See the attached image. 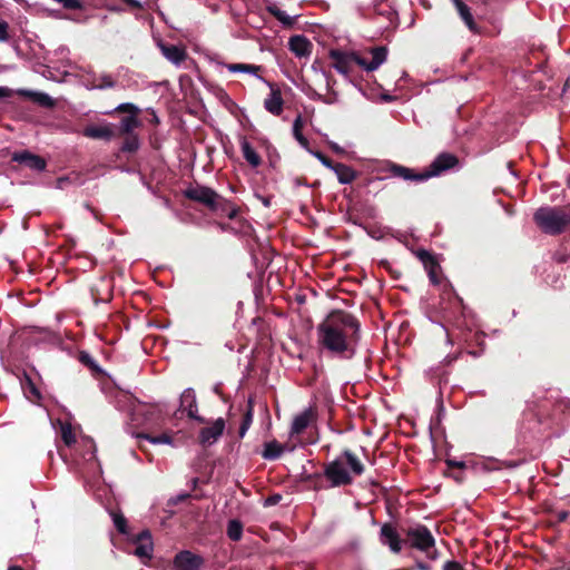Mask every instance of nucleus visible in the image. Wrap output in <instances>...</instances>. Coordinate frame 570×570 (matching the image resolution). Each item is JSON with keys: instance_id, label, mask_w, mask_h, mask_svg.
Listing matches in <instances>:
<instances>
[{"instance_id": "nucleus-1", "label": "nucleus", "mask_w": 570, "mask_h": 570, "mask_svg": "<svg viewBox=\"0 0 570 570\" xmlns=\"http://www.w3.org/2000/svg\"><path fill=\"white\" fill-rule=\"evenodd\" d=\"M316 335L321 352L340 360H351L358 347L361 325L352 314L332 312L317 325Z\"/></svg>"}, {"instance_id": "nucleus-2", "label": "nucleus", "mask_w": 570, "mask_h": 570, "mask_svg": "<svg viewBox=\"0 0 570 570\" xmlns=\"http://www.w3.org/2000/svg\"><path fill=\"white\" fill-rule=\"evenodd\" d=\"M225 67L228 69V71L233 73H250L256 76L263 82H265L271 88V92L264 100V108L274 116H279L283 112L284 100L282 97V92L279 88H277L272 82L267 81L266 79L257 75V72L262 68L261 66L248 63H227L225 65Z\"/></svg>"}, {"instance_id": "nucleus-3", "label": "nucleus", "mask_w": 570, "mask_h": 570, "mask_svg": "<svg viewBox=\"0 0 570 570\" xmlns=\"http://www.w3.org/2000/svg\"><path fill=\"white\" fill-rule=\"evenodd\" d=\"M537 225L547 234H560L569 224V216L557 207H541L534 214Z\"/></svg>"}, {"instance_id": "nucleus-4", "label": "nucleus", "mask_w": 570, "mask_h": 570, "mask_svg": "<svg viewBox=\"0 0 570 570\" xmlns=\"http://www.w3.org/2000/svg\"><path fill=\"white\" fill-rule=\"evenodd\" d=\"M355 65L364 71L372 72L377 70L387 59V48L384 46L354 50Z\"/></svg>"}, {"instance_id": "nucleus-5", "label": "nucleus", "mask_w": 570, "mask_h": 570, "mask_svg": "<svg viewBox=\"0 0 570 570\" xmlns=\"http://www.w3.org/2000/svg\"><path fill=\"white\" fill-rule=\"evenodd\" d=\"M186 196L195 202L206 205L214 212H218L222 197L212 188L205 186L190 187L186 190Z\"/></svg>"}, {"instance_id": "nucleus-6", "label": "nucleus", "mask_w": 570, "mask_h": 570, "mask_svg": "<svg viewBox=\"0 0 570 570\" xmlns=\"http://www.w3.org/2000/svg\"><path fill=\"white\" fill-rule=\"evenodd\" d=\"M405 534L411 547L421 551L426 552L435 543L431 531L425 525L417 524L411 527L406 530Z\"/></svg>"}, {"instance_id": "nucleus-7", "label": "nucleus", "mask_w": 570, "mask_h": 570, "mask_svg": "<svg viewBox=\"0 0 570 570\" xmlns=\"http://www.w3.org/2000/svg\"><path fill=\"white\" fill-rule=\"evenodd\" d=\"M325 475L335 487L350 484L352 482L350 471L341 456H337L326 466Z\"/></svg>"}, {"instance_id": "nucleus-8", "label": "nucleus", "mask_w": 570, "mask_h": 570, "mask_svg": "<svg viewBox=\"0 0 570 570\" xmlns=\"http://www.w3.org/2000/svg\"><path fill=\"white\" fill-rule=\"evenodd\" d=\"M226 428L225 420L218 417L199 431L198 440L203 446L215 444L223 435Z\"/></svg>"}, {"instance_id": "nucleus-9", "label": "nucleus", "mask_w": 570, "mask_h": 570, "mask_svg": "<svg viewBox=\"0 0 570 570\" xmlns=\"http://www.w3.org/2000/svg\"><path fill=\"white\" fill-rule=\"evenodd\" d=\"M178 412H185L188 417L199 423H204L205 419L198 415V405L195 391L190 387L184 390L179 399Z\"/></svg>"}, {"instance_id": "nucleus-10", "label": "nucleus", "mask_w": 570, "mask_h": 570, "mask_svg": "<svg viewBox=\"0 0 570 570\" xmlns=\"http://www.w3.org/2000/svg\"><path fill=\"white\" fill-rule=\"evenodd\" d=\"M204 560L189 550L178 552L173 560V570H202Z\"/></svg>"}, {"instance_id": "nucleus-11", "label": "nucleus", "mask_w": 570, "mask_h": 570, "mask_svg": "<svg viewBox=\"0 0 570 570\" xmlns=\"http://www.w3.org/2000/svg\"><path fill=\"white\" fill-rule=\"evenodd\" d=\"M330 58L334 61L333 67L335 68V70L343 76H348L353 65H355L354 50L343 51L338 49H333L330 51Z\"/></svg>"}, {"instance_id": "nucleus-12", "label": "nucleus", "mask_w": 570, "mask_h": 570, "mask_svg": "<svg viewBox=\"0 0 570 570\" xmlns=\"http://www.w3.org/2000/svg\"><path fill=\"white\" fill-rule=\"evenodd\" d=\"M458 163L455 156L451 154H441L439 155L429 166L428 169L423 171V178L429 179L434 176H439L445 170L454 167Z\"/></svg>"}, {"instance_id": "nucleus-13", "label": "nucleus", "mask_w": 570, "mask_h": 570, "mask_svg": "<svg viewBox=\"0 0 570 570\" xmlns=\"http://www.w3.org/2000/svg\"><path fill=\"white\" fill-rule=\"evenodd\" d=\"M136 548L134 554L139 558L142 563L147 562L153 558L154 542L151 534L148 530L141 531L135 539Z\"/></svg>"}, {"instance_id": "nucleus-14", "label": "nucleus", "mask_w": 570, "mask_h": 570, "mask_svg": "<svg viewBox=\"0 0 570 570\" xmlns=\"http://www.w3.org/2000/svg\"><path fill=\"white\" fill-rule=\"evenodd\" d=\"M317 414L314 407L308 406L303 412L294 416L289 434L298 435L303 433L312 423L316 421Z\"/></svg>"}, {"instance_id": "nucleus-15", "label": "nucleus", "mask_w": 570, "mask_h": 570, "mask_svg": "<svg viewBox=\"0 0 570 570\" xmlns=\"http://www.w3.org/2000/svg\"><path fill=\"white\" fill-rule=\"evenodd\" d=\"M12 160L36 171H43L46 169V160L28 150L13 153Z\"/></svg>"}, {"instance_id": "nucleus-16", "label": "nucleus", "mask_w": 570, "mask_h": 570, "mask_svg": "<svg viewBox=\"0 0 570 570\" xmlns=\"http://www.w3.org/2000/svg\"><path fill=\"white\" fill-rule=\"evenodd\" d=\"M380 539L382 544L389 546L392 552L399 553L402 550L403 541L392 524L385 523L382 525Z\"/></svg>"}, {"instance_id": "nucleus-17", "label": "nucleus", "mask_w": 570, "mask_h": 570, "mask_svg": "<svg viewBox=\"0 0 570 570\" xmlns=\"http://www.w3.org/2000/svg\"><path fill=\"white\" fill-rule=\"evenodd\" d=\"M311 41L302 35H296L289 38L288 48L298 58L308 57L312 52Z\"/></svg>"}, {"instance_id": "nucleus-18", "label": "nucleus", "mask_w": 570, "mask_h": 570, "mask_svg": "<svg viewBox=\"0 0 570 570\" xmlns=\"http://www.w3.org/2000/svg\"><path fill=\"white\" fill-rule=\"evenodd\" d=\"M116 86V80L115 78L109 75V73H101V75H89L87 78H86V87L89 89V90H95V89H98V90H104V89H109V88H114Z\"/></svg>"}, {"instance_id": "nucleus-19", "label": "nucleus", "mask_w": 570, "mask_h": 570, "mask_svg": "<svg viewBox=\"0 0 570 570\" xmlns=\"http://www.w3.org/2000/svg\"><path fill=\"white\" fill-rule=\"evenodd\" d=\"M164 57L171 63L179 66L186 59V50L175 45L159 43Z\"/></svg>"}, {"instance_id": "nucleus-20", "label": "nucleus", "mask_w": 570, "mask_h": 570, "mask_svg": "<svg viewBox=\"0 0 570 570\" xmlns=\"http://www.w3.org/2000/svg\"><path fill=\"white\" fill-rule=\"evenodd\" d=\"M389 173L393 177H397V178H401L403 180H413V181H424V180H426L425 178H423V171L419 173V174H415V173H413V170L411 168L404 167V166H401V165H396V164L390 165Z\"/></svg>"}, {"instance_id": "nucleus-21", "label": "nucleus", "mask_w": 570, "mask_h": 570, "mask_svg": "<svg viewBox=\"0 0 570 570\" xmlns=\"http://www.w3.org/2000/svg\"><path fill=\"white\" fill-rule=\"evenodd\" d=\"M83 135L92 139L110 140L114 137V129L111 125H92L85 128Z\"/></svg>"}, {"instance_id": "nucleus-22", "label": "nucleus", "mask_w": 570, "mask_h": 570, "mask_svg": "<svg viewBox=\"0 0 570 570\" xmlns=\"http://www.w3.org/2000/svg\"><path fill=\"white\" fill-rule=\"evenodd\" d=\"M340 456L345 463L348 471H351L355 475H361L363 473L364 465L358 460V458L350 450H345Z\"/></svg>"}, {"instance_id": "nucleus-23", "label": "nucleus", "mask_w": 570, "mask_h": 570, "mask_svg": "<svg viewBox=\"0 0 570 570\" xmlns=\"http://www.w3.org/2000/svg\"><path fill=\"white\" fill-rule=\"evenodd\" d=\"M240 150L246 159V161L253 167L256 168L262 164V159L259 155L256 153V150L253 148V146L249 144V141L246 138H243L240 140Z\"/></svg>"}, {"instance_id": "nucleus-24", "label": "nucleus", "mask_w": 570, "mask_h": 570, "mask_svg": "<svg viewBox=\"0 0 570 570\" xmlns=\"http://www.w3.org/2000/svg\"><path fill=\"white\" fill-rule=\"evenodd\" d=\"M142 413L146 415V422L158 423L164 419L166 409L164 404L157 403L148 405Z\"/></svg>"}, {"instance_id": "nucleus-25", "label": "nucleus", "mask_w": 570, "mask_h": 570, "mask_svg": "<svg viewBox=\"0 0 570 570\" xmlns=\"http://www.w3.org/2000/svg\"><path fill=\"white\" fill-rule=\"evenodd\" d=\"M332 170L336 174L338 181L344 185L351 184L356 177L355 171L344 164H335Z\"/></svg>"}, {"instance_id": "nucleus-26", "label": "nucleus", "mask_w": 570, "mask_h": 570, "mask_svg": "<svg viewBox=\"0 0 570 570\" xmlns=\"http://www.w3.org/2000/svg\"><path fill=\"white\" fill-rule=\"evenodd\" d=\"M417 256L423 262L424 266L429 269V277H430L431 282L436 284L439 282L438 276H436V269L439 266L435 263L432 255L425 250H422V252H419Z\"/></svg>"}, {"instance_id": "nucleus-27", "label": "nucleus", "mask_w": 570, "mask_h": 570, "mask_svg": "<svg viewBox=\"0 0 570 570\" xmlns=\"http://www.w3.org/2000/svg\"><path fill=\"white\" fill-rule=\"evenodd\" d=\"M460 17L462 18V20L464 21V23L466 24V27L474 31L475 30V23H474V20H473V17L471 14V11H470V8L462 1V0H452Z\"/></svg>"}, {"instance_id": "nucleus-28", "label": "nucleus", "mask_w": 570, "mask_h": 570, "mask_svg": "<svg viewBox=\"0 0 570 570\" xmlns=\"http://www.w3.org/2000/svg\"><path fill=\"white\" fill-rule=\"evenodd\" d=\"M284 450V446L279 444L277 441H271L264 444L262 456L265 460H276L282 455Z\"/></svg>"}, {"instance_id": "nucleus-29", "label": "nucleus", "mask_w": 570, "mask_h": 570, "mask_svg": "<svg viewBox=\"0 0 570 570\" xmlns=\"http://www.w3.org/2000/svg\"><path fill=\"white\" fill-rule=\"evenodd\" d=\"M140 126L139 119L136 115L124 117L119 124V131L121 135L134 134V130Z\"/></svg>"}, {"instance_id": "nucleus-30", "label": "nucleus", "mask_w": 570, "mask_h": 570, "mask_svg": "<svg viewBox=\"0 0 570 570\" xmlns=\"http://www.w3.org/2000/svg\"><path fill=\"white\" fill-rule=\"evenodd\" d=\"M267 10L273 14L282 24L291 27L295 22V17L288 16L285 11L281 10L276 4H271Z\"/></svg>"}, {"instance_id": "nucleus-31", "label": "nucleus", "mask_w": 570, "mask_h": 570, "mask_svg": "<svg viewBox=\"0 0 570 570\" xmlns=\"http://www.w3.org/2000/svg\"><path fill=\"white\" fill-rule=\"evenodd\" d=\"M303 119L301 116H297L293 122V135L295 139L299 142L302 147L308 150V141L302 134Z\"/></svg>"}, {"instance_id": "nucleus-32", "label": "nucleus", "mask_w": 570, "mask_h": 570, "mask_svg": "<svg viewBox=\"0 0 570 570\" xmlns=\"http://www.w3.org/2000/svg\"><path fill=\"white\" fill-rule=\"evenodd\" d=\"M61 439L67 446L76 443V436L69 423L59 422Z\"/></svg>"}, {"instance_id": "nucleus-33", "label": "nucleus", "mask_w": 570, "mask_h": 570, "mask_svg": "<svg viewBox=\"0 0 570 570\" xmlns=\"http://www.w3.org/2000/svg\"><path fill=\"white\" fill-rule=\"evenodd\" d=\"M243 534V525L238 520H230L227 525V535L233 541L240 540Z\"/></svg>"}, {"instance_id": "nucleus-34", "label": "nucleus", "mask_w": 570, "mask_h": 570, "mask_svg": "<svg viewBox=\"0 0 570 570\" xmlns=\"http://www.w3.org/2000/svg\"><path fill=\"white\" fill-rule=\"evenodd\" d=\"M82 448L85 449L83 459L85 461H90L96 459V445L91 439H82L81 441Z\"/></svg>"}, {"instance_id": "nucleus-35", "label": "nucleus", "mask_w": 570, "mask_h": 570, "mask_svg": "<svg viewBox=\"0 0 570 570\" xmlns=\"http://www.w3.org/2000/svg\"><path fill=\"white\" fill-rule=\"evenodd\" d=\"M139 147L138 137L135 134L127 135L125 142L122 144L121 150L132 153Z\"/></svg>"}, {"instance_id": "nucleus-36", "label": "nucleus", "mask_w": 570, "mask_h": 570, "mask_svg": "<svg viewBox=\"0 0 570 570\" xmlns=\"http://www.w3.org/2000/svg\"><path fill=\"white\" fill-rule=\"evenodd\" d=\"M218 212H222V214L226 215L229 219H233L237 216L238 209L222 198Z\"/></svg>"}, {"instance_id": "nucleus-37", "label": "nucleus", "mask_w": 570, "mask_h": 570, "mask_svg": "<svg viewBox=\"0 0 570 570\" xmlns=\"http://www.w3.org/2000/svg\"><path fill=\"white\" fill-rule=\"evenodd\" d=\"M111 518H112V521H114V524L115 527L117 528V530L120 532V533H127V521L125 519V517L120 513H111Z\"/></svg>"}, {"instance_id": "nucleus-38", "label": "nucleus", "mask_w": 570, "mask_h": 570, "mask_svg": "<svg viewBox=\"0 0 570 570\" xmlns=\"http://www.w3.org/2000/svg\"><path fill=\"white\" fill-rule=\"evenodd\" d=\"M252 421H253V413H252V410H248L247 413L245 414L242 425L239 428V436L240 438L245 436L246 432L248 431V429L252 424Z\"/></svg>"}, {"instance_id": "nucleus-39", "label": "nucleus", "mask_w": 570, "mask_h": 570, "mask_svg": "<svg viewBox=\"0 0 570 570\" xmlns=\"http://www.w3.org/2000/svg\"><path fill=\"white\" fill-rule=\"evenodd\" d=\"M153 444H171V438L168 434H161L158 436L141 435Z\"/></svg>"}, {"instance_id": "nucleus-40", "label": "nucleus", "mask_w": 570, "mask_h": 570, "mask_svg": "<svg viewBox=\"0 0 570 570\" xmlns=\"http://www.w3.org/2000/svg\"><path fill=\"white\" fill-rule=\"evenodd\" d=\"M9 40V24L4 20L0 19V42Z\"/></svg>"}, {"instance_id": "nucleus-41", "label": "nucleus", "mask_w": 570, "mask_h": 570, "mask_svg": "<svg viewBox=\"0 0 570 570\" xmlns=\"http://www.w3.org/2000/svg\"><path fill=\"white\" fill-rule=\"evenodd\" d=\"M116 109L119 111H128L131 115H136L139 111L138 107L130 102L120 104Z\"/></svg>"}, {"instance_id": "nucleus-42", "label": "nucleus", "mask_w": 570, "mask_h": 570, "mask_svg": "<svg viewBox=\"0 0 570 570\" xmlns=\"http://www.w3.org/2000/svg\"><path fill=\"white\" fill-rule=\"evenodd\" d=\"M325 167L331 168L334 166L332 161L320 151H311Z\"/></svg>"}, {"instance_id": "nucleus-43", "label": "nucleus", "mask_w": 570, "mask_h": 570, "mask_svg": "<svg viewBox=\"0 0 570 570\" xmlns=\"http://www.w3.org/2000/svg\"><path fill=\"white\" fill-rule=\"evenodd\" d=\"M67 9H78L80 3L78 0H56Z\"/></svg>"}, {"instance_id": "nucleus-44", "label": "nucleus", "mask_w": 570, "mask_h": 570, "mask_svg": "<svg viewBox=\"0 0 570 570\" xmlns=\"http://www.w3.org/2000/svg\"><path fill=\"white\" fill-rule=\"evenodd\" d=\"M38 101L43 106H52L53 105L52 98L47 94H40Z\"/></svg>"}, {"instance_id": "nucleus-45", "label": "nucleus", "mask_w": 570, "mask_h": 570, "mask_svg": "<svg viewBox=\"0 0 570 570\" xmlns=\"http://www.w3.org/2000/svg\"><path fill=\"white\" fill-rule=\"evenodd\" d=\"M443 570H463V568L458 562H446Z\"/></svg>"}, {"instance_id": "nucleus-46", "label": "nucleus", "mask_w": 570, "mask_h": 570, "mask_svg": "<svg viewBox=\"0 0 570 570\" xmlns=\"http://www.w3.org/2000/svg\"><path fill=\"white\" fill-rule=\"evenodd\" d=\"M446 463L451 468L463 469L465 466V463L463 461L448 460Z\"/></svg>"}, {"instance_id": "nucleus-47", "label": "nucleus", "mask_w": 570, "mask_h": 570, "mask_svg": "<svg viewBox=\"0 0 570 570\" xmlns=\"http://www.w3.org/2000/svg\"><path fill=\"white\" fill-rule=\"evenodd\" d=\"M124 1L131 7L141 8V3L139 0H124Z\"/></svg>"}, {"instance_id": "nucleus-48", "label": "nucleus", "mask_w": 570, "mask_h": 570, "mask_svg": "<svg viewBox=\"0 0 570 570\" xmlns=\"http://www.w3.org/2000/svg\"><path fill=\"white\" fill-rule=\"evenodd\" d=\"M28 384L30 386V392L38 396V391H37V389L35 387V385L31 383V381L29 379H28Z\"/></svg>"}, {"instance_id": "nucleus-49", "label": "nucleus", "mask_w": 570, "mask_h": 570, "mask_svg": "<svg viewBox=\"0 0 570 570\" xmlns=\"http://www.w3.org/2000/svg\"><path fill=\"white\" fill-rule=\"evenodd\" d=\"M9 89L6 87H0V97H7Z\"/></svg>"}, {"instance_id": "nucleus-50", "label": "nucleus", "mask_w": 570, "mask_h": 570, "mask_svg": "<svg viewBox=\"0 0 570 570\" xmlns=\"http://www.w3.org/2000/svg\"><path fill=\"white\" fill-rule=\"evenodd\" d=\"M331 147H332V149H333L334 151H336V153H341V151H343V150H342V148H341L337 144H335V142H332V144H331Z\"/></svg>"}, {"instance_id": "nucleus-51", "label": "nucleus", "mask_w": 570, "mask_h": 570, "mask_svg": "<svg viewBox=\"0 0 570 570\" xmlns=\"http://www.w3.org/2000/svg\"><path fill=\"white\" fill-rule=\"evenodd\" d=\"M279 499V497H276V498H269L267 501H266V504H272V503H275L277 502Z\"/></svg>"}, {"instance_id": "nucleus-52", "label": "nucleus", "mask_w": 570, "mask_h": 570, "mask_svg": "<svg viewBox=\"0 0 570 570\" xmlns=\"http://www.w3.org/2000/svg\"><path fill=\"white\" fill-rule=\"evenodd\" d=\"M189 497V494H181V495H178L177 497V501H183L185 499H187Z\"/></svg>"}, {"instance_id": "nucleus-53", "label": "nucleus", "mask_w": 570, "mask_h": 570, "mask_svg": "<svg viewBox=\"0 0 570 570\" xmlns=\"http://www.w3.org/2000/svg\"><path fill=\"white\" fill-rule=\"evenodd\" d=\"M566 518H567V512H561V513L559 514V519H560L561 521L566 520Z\"/></svg>"}, {"instance_id": "nucleus-54", "label": "nucleus", "mask_w": 570, "mask_h": 570, "mask_svg": "<svg viewBox=\"0 0 570 570\" xmlns=\"http://www.w3.org/2000/svg\"><path fill=\"white\" fill-rule=\"evenodd\" d=\"M8 570H23L21 567L18 566H11L8 568Z\"/></svg>"}, {"instance_id": "nucleus-55", "label": "nucleus", "mask_w": 570, "mask_h": 570, "mask_svg": "<svg viewBox=\"0 0 570 570\" xmlns=\"http://www.w3.org/2000/svg\"><path fill=\"white\" fill-rule=\"evenodd\" d=\"M59 51H60V52H68L69 50H68V48H66V47H61V48H59Z\"/></svg>"}, {"instance_id": "nucleus-56", "label": "nucleus", "mask_w": 570, "mask_h": 570, "mask_svg": "<svg viewBox=\"0 0 570 570\" xmlns=\"http://www.w3.org/2000/svg\"><path fill=\"white\" fill-rule=\"evenodd\" d=\"M263 204H264L266 207H268V206H269V200H268V199H266V198H264V199H263Z\"/></svg>"}]
</instances>
